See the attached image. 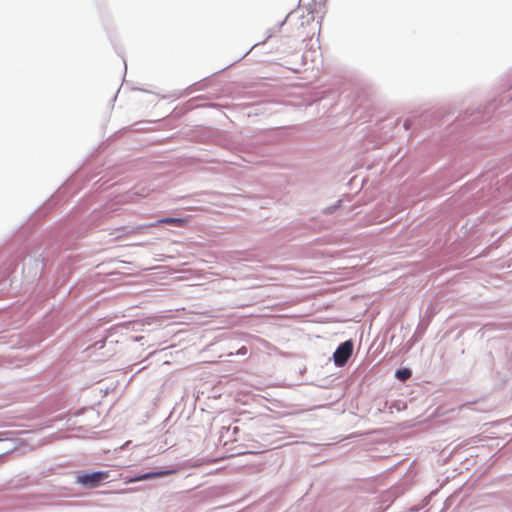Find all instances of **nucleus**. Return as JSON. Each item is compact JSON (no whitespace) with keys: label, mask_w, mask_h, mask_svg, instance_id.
I'll list each match as a JSON object with an SVG mask.
<instances>
[{"label":"nucleus","mask_w":512,"mask_h":512,"mask_svg":"<svg viewBox=\"0 0 512 512\" xmlns=\"http://www.w3.org/2000/svg\"><path fill=\"white\" fill-rule=\"evenodd\" d=\"M173 472L174 471L149 472V473H145V474L139 475V476L134 477V478H127L125 480V483H133V482H137V481L153 479V478H156V477H163V476L169 475V474H171Z\"/></svg>","instance_id":"nucleus-4"},{"label":"nucleus","mask_w":512,"mask_h":512,"mask_svg":"<svg viewBox=\"0 0 512 512\" xmlns=\"http://www.w3.org/2000/svg\"><path fill=\"white\" fill-rule=\"evenodd\" d=\"M110 476L109 471H99L77 476V483L88 487L96 488Z\"/></svg>","instance_id":"nucleus-1"},{"label":"nucleus","mask_w":512,"mask_h":512,"mask_svg":"<svg viewBox=\"0 0 512 512\" xmlns=\"http://www.w3.org/2000/svg\"><path fill=\"white\" fill-rule=\"evenodd\" d=\"M189 220L187 218H173V217H166L158 220L155 223H151L146 225L145 227H155L158 224H170L175 225L178 227H186L188 225Z\"/></svg>","instance_id":"nucleus-3"},{"label":"nucleus","mask_w":512,"mask_h":512,"mask_svg":"<svg viewBox=\"0 0 512 512\" xmlns=\"http://www.w3.org/2000/svg\"><path fill=\"white\" fill-rule=\"evenodd\" d=\"M396 377L401 381H405L411 377V371L406 368L397 370Z\"/></svg>","instance_id":"nucleus-5"},{"label":"nucleus","mask_w":512,"mask_h":512,"mask_svg":"<svg viewBox=\"0 0 512 512\" xmlns=\"http://www.w3.org/2000/svg\"><path fill=\"white\" fill-rule=\"evenodd\" d=\"M352 352L353 344L351 341H346L342 343L334 352V363L339 367L343 366L352 355Z\"/></svg>","instance_id":"nucleus-2"}]
</instances>
